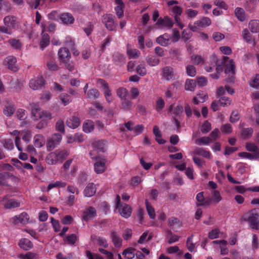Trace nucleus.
I'll return each mask as SVG.
<instances>
[{"mask_svg":"<svg viewBox=\"0 0 259 259\" xmlns=\"http://www.w3.org/2000/svg\"><path fill=\"white\" fill-rule=\"evenodd\" d=\"M175 78L174 69L170 66H165L161 69V79L169 81Z\"/></svg>","mask_w":259,"mask_h":259,"instance_id":"1a4fd4ad","label":"nucleus"},{"mask_svg":"<svg viewBox=\"0 0 259 259\" xmlns=\"http://www.w3.org/2000/svg\"><path fill=\"white\" fill-rule=\"evenodd\" d=\"M33 142L36 147L40 148L45 145V138L41 134L36 135L33 138Z\"/></svg>","mask_w":259,"mask_h":259,"instance_id":"c85d7f7f","label":"nucleus"},{"mask_svg":"<svg viewBox=\"0 0 259 259\" xmlns=\"http://www.w3.org/2000/svg\"><path fill=\"white\" fill-rule=\"evenodd\" d=\"M46 161L49 164H55L58 162L55 151L49 153L46 157Z\"/></svg>","mask_w":259,"mask_h":259,"instance_id":"4c0bfd02","label":"nucleus"},{"mask_svg":"<svg viewBox=\"0 0 259 259\" xmlns=\"http://www.w3.org/2000/svg\"><path fill=\"white\" fill-rule=\"evenodd\" d=\"M4 26L0 27V31L5 33L10 34L12 33V29L14 28L16 24V18L15 16L9 15L4 19Z\"/></svg>","mask_w":259,"mask_h":259,"instance_id":"f03ea898","label":"nucleus"},{"mask_svg":"<svg viewBox=\"0 0 259 259\" xmlns=\"http://www.w3.org/2000/svg\"><path fill=\"white\" fill-rule=\"evenodd\" d=\"M16 62L17 60L15 57L10 56L6 58L4 63L9 69L13 71H16L18 70V67L16 65Z\"/></svg>","mask_w":259,"mask_h":259,"instance_id":"f8f14e48","label":"nucleus"},{"mask_svg":"<svg viewBox=\"0 0 259 259\" xmlns=\"http://www.w3.org/2000/svg\"><path fill=\"white\" fill-rule=\"evenodd\" d=\"M94 242L98 245L104 248H107L108 246L106 239L102 237H98L95 239Z\"/></svg>","mask_w":259,"mask_h":259,"instance_id":"3c124183","label":"nucleus"},{"mask_svg":"<svg viewBox=\"0 0 259 259\" xmlns=\"http://www.w3.org/2000/svg\"><path fill=\"white\" fill-rule=\"evenodd\" d=\"M238 156L241 158H246L250 160L257 159L259 158L258 157H256L254 154H252L245 152L238 153Z\"/></svg>","mask_w":259,"mask_h":259,"instance_id":"13d9d810","label":"nucleus"},{"mask_svg":"<svg viewBox=\"0 0 259 259\" xmlns=\"http://www.w3.org/2000/svg\"><path fill=\"white\" fill-rule=\"evenodd\" d=\"M245 147L247 151L253 152L256 157L259 158V149L254 143L248 142Z\"/></svg>","mask_w":259,"mask_h":259,"instance_id":"7c9ffc66","label":"nucleus"},{"mask_svg":"<svg viewBox=\"0 0 259 259\" xmlns=\"http://www.w3.org/2000/svg\"><path fill=\"white\" fill-rule=\"evenodd\" d=\"M234 13L235 16L240 21H244L245 19V13L243 9L239 7H237L235 9Z\"/></svg>","mask_w":259,"mask_h":259,"instance_id":"e433bc0d","label":"nucleus"},{"mask_svg":"<svg viewBox=\"0 0 259 259\" xmlns=\"http://www.w3.org/2000/svg\"><path fill=\"white\" fill-rule=\"evenodd\" d=\"M50 43V37L48 34H44L42 35L41 39L40 41V47L41 50H43Z\"/></svg>","mask_w":259,"mask_h":259,"instance_id":"c03bdc74","label":"nucleus"},{"mask_svg":"<svg viewBox=\"0 0 259 259\" xmlns=\"http://www.w3.org/2000/svg\"><path fill=\"white\" fill-rule=\"evenodd\" d=\"M207 99V96L204 93L201 92L198 94L193 98V101L195 104L205 102Z\"/></svg>","mask_w":259,"mask_h":259,"instance_id":"c9c22d12","label":"nucleus"},{"mask_svg":"<svg viewBox=\"0 0 259 259\" xmlns=\"http://www.w3.org/2000/svg\"><path fill=\"white\" fill-rule=\"evenodd\" d=\"M19 258L21 259H37V255L34 253L28 252L25 254H20Z\"/></svg>","mask_w":259,"mask_h":259,"instance_id":"052dcab7","label":"nucleus"},{"mask_svg":"<svg viewBox=\"0 0 259 259\" xmlns=\"http://www.w3.org/2000/svg\"><path fill=\"white\" fill-rule=\"evenodd\" d=\"M113 60L116 65L122 66L125 62V58L123 55L116 53L113 55Z\"/></svg>","mask_w":259,"mask_h":259,"instance_id":"bb28decb","label":"nucleus"},{"mask_svg":"<svg viewBox=\"0 0 259 259\" xmlns=\"http://www.w3.org/2000/svg\"><path fill=\"white\" fill-rule=\"evenodd\" d=\"M225 63V73L229 77H232L235 73V63L232 59H229L228 57H224Z\"/></svg>","mask_w":259,"mask_h":259,"instance_id":"423d86ee","label":"nucleus"},{"mask_svg":"<svg viewBox=\"0 0 259 259\" xmlns=\"http://www.w3.org/2000/svg\"><path fill=\"white\" fill-rule=\"evenodd\" d=\"M211 198L208 200L209 204L211 203L218 204L222 200V197L219 191L213 190L211 192Z\"/></svg>","mask_w":259,"mask_h":259,"instance_id":"c756f323","label":"nucleus"},{"mask_svg":"<svg viewBox=\"0 0 259 259\" xmlns=\"http://www.w3.org/2000/svg\"><path fill=\"white\" fill-rule=\"evenodd\" d=\"M248 28L250 31L253 33H257L259 32V20H252L249 21Z\"/></svg>","mask_w":259,"mask_h":259,"instance_id":"2f4dec72","label":"nucleus"},{"mask_svg":"<svg viewBox=\"0 0 259 259\" xmlns=\"http://www.w3.org/2000/svg\"><path fill=\"white\" fill-rule=\"evenodd\" d=\"M156 24L159 25L161 27L170 28L173 25V22L168 17H164V18H160L158 19Z\"/></svg>","mask_w":259,"mask_h":259,"instance_id":"f3484780","label":"nucleus"},{"mask_svg":"<svg viewBox=\"0 0 259 259\" xmlns=\"http://www.w3.org/2000/svg\"><path fill=\"white\" fill-rule=\"evenodd\" d=\"M98 83L101 84L104 88V94L107 101L109 103L111 102L113 100V98L107 83L104 80L100 79L98 80Z\"/></svg>","mask_w":259,"mask_h":259,"instance_id":"4468645a","label":"nucleus"},{"mask_svg":"<svg viewBox=\"0 0 259 259\" xmlns=\"http://www.w3.org/2000/svg\"><path fill=\"white\" fill-rule=\"evenodd\" d=\"M156 42L162 46L166 47L171 42L170 36L167 33H165L158 37L156 39Z\"/></svg>","mask_w":259,"mask_h":259,"instance_id":"a211bd4d","label":"nucleus"},{"mask_svg":"<svg viewBox=\"0 0 259 259\" xmlns=\"http://www.w3.org/2000/svg\"><path fill=\"white\" fill-rule=\"evenodd\" d=\"M196 199L197 202V206H204L209 204L208 200L205 201L203 192H199L196 195Z\"/></svg>","mask_w":259,"mask_h":259,"instance_id":"72a5a7b5","label":"nucleus"},{"mask_svg":"<svg viewBox=\"0 0 259 259\" xmlns=\"http://www.w3.org/2000/svg\"><path fill=\"white\" fill-rule=\"evenodd\" d=\"M187 74L190 76L194 77L196 74L195 67L191 65H188L186 66Z\"/></svg>","mask_w":259,"mask_h":259,"instance_id":"e2e57ef3","label":"nucleus"},{"mask_svg":"<svg viewBox=\"0 0 259 259\" xmlns=\"http://www.w3.org/2000/svg\"><path fill=\"white\" fill-rule=\"evenodd\" d=\"M114 2L116 5V6L115 7L116 15L119 18H120L123 16L124 5L122 0H115Z\"/></svg>","mask_w":259,"mask_h":259,"instance_id":"5701e85b","label":"nucleus"},{"mask_svg":"<svg viewBox=\"0 0 259 259\" xmlns=\"http://www.w3.org/2000/svg\"><path fill=\"white\" fill-rule=\"evenodd\" d=\"M59 98L64 106L67 105L71 101V97L67 94H62Z\"/></svg>","mask_w":259,"mask_h":259,"instance_id":"603ef678","label":"nucleus"},{"mask_svg":"<svg viewBox=\"0 0 259 259\" xmlns=\"http://www.w3.org/2000/svg\"><path fill=\"white\" fill-rule=\"evenodd\" d=\"M80 119L76 116H71L66 120L67 125L72 129H75L80 125Z\"/></svg>","mask_w":259,"mask_h":259,"instance_id":"6ab92c4d","label":"nucleus"},{"mask_svg":"<svg viewBox=\"0 0 259 259\" xmlns=\"http://www.w3.org/2000/svg\"><path fill=\"white\" fill-rule=\"evenodd\" d=\"M96 192V187L93 183L89 184L84 190V195L85 197H91Z\"/></svg>","mask_w":259,"mask_h":259,"instance_id":"b1692460","label":"nucleus"},{"mask_svg":"<svg viewBox=\"0 0 259 259\" xmlns=\"http://www.w3.org/2000/svg\"><path fill=\"white\" fill-rule=\"evenodd\" d=\"M127 53L130 58H138L140 54V52L138 50L132 48L129 46L127 47Z\"/></svg>","mask_w":259,"mask_h":259,"instance_id":"a18cd8bd","label":"nucleus"},{"mask_svg":"<svg viewBox=\"0 0 259 259\" xmlns=\"http://www.w3.org/2000/svg\"><path fill=\"white\" fill-rule=\"evenodd\" d=\"M146 206L147 212L151 219H154L155 218V209L153 207V206L148 202L147 200H146Z\"/></svg>","mask_w":259,"mask_h":259,"instance_id":"8fccbe9b","label":"nucleus"},{"mask_svg":"<svg viewBox=\"0 0 259 259\" xmlns=\"http://www.w3.org/2000/svg\"><path fill=\"white\" fill-rule=\"evenodd\" d=\"M116 208L121 215L124 218H128L132 213V208L126 204H122L120 202V198L119 195L116 196Z\"/></svg>","mask_w":259,"mask_h":259,"instance_id":"20e7f679","label":"nucleus"},{"mask_svg":"<svg viewBox=\"0 0 259 259\" xmlns=\"http://www.w3.org/2000/svg\"><path fill=\"white\" fill-rule=\"evenodd\" d=\"M107 143L106 141H98L94 142V146L100 151L105 152L106 150Z\"/></svg>","mask_w":259,"mask_h":259,"instance_id":"ea45409f","label":"nucleus"},{"mask_svg":"<svg viewBox=\"0 0 259 259\" xmlns=\"http://www.w3.org/2000/svg\"><path fill=\"white\" fill-rule=\"evenodd\" d=\"M211 20L208 17H204L201 19L198 20L196 24L199 27H205L211 24Z\"/></svg>","mask_w":259,"mask_h":259,"instance_id":"37998d69","label":"nucleus"},{"mask_svg":"<svg viewBox=\"0 0 259 259\" xmlns=\"http://www.w3.org/2000/svg\"><path fill=\"white\" fill-rule=\"evenodd\" d=\"M60 20L65 25H70L74 23V19L73 16L69 13H64L61 15Z\"/></svg>","mask_w":259,"mask_h":259,"instance_id":"4be33fe9","label":"nucleus"},{"mask_svg":"<svg viewBox=\"0 0 259 259\" xmlns=\"http://www.w3.org/2000/svg\"><path fill=\"white\" fill-rule=\"evenodd\" d=\"M2 202L4 207L7 209H11L18 207L20 206V203L15 199H9L7 197H4L2 200Z\"/></svg>","mask_w":259,"mask_h":259,"instance_id":"ddd939ff","label":"nucleus"},{"mask_svg":"<svg viewBox=\"0 0 259 259\" xmlns=\"http://www.w3.org/2000/svg\"><path fill=\"white\" fill-rule=\"evenodd\" d=\"M214 245L219 244L220 248L221 254L222 255H226L229 252V249L227 246V241L225 240H215L212 242Z\"/></svg>","mask_w":259,"mask_h":259,"instance_id":"2eb2a0df","label":"nucleus"},{"mask_svg":"<svg viewBox=\"0 0 259 259\" xmlns=\"http://www.w3.org/2000/svg\"><path fill=\"white\" fill-rule=\"evenodd\" d=\"M256 209H253L246 213L244 217V220H247L250 227L253 229H258L259 220L257 216Z\"/></svg>","mask_w":259,"mask_h":259,"instance_id":"7ed1b4c3","label":"nucleus"},{"mask_svg":"<svg viewBox=\"0 0 259 259\" xmlns=\"http://www.w3.org/2000/svg\"><path fill=\"white\" fill-rule=\"evenodd\" d=\"M249 85L251 87L257 88L259 87V74H256L252 77L250 81Z\"/></svg>","mask_w":259,"mask_h":259,"instance_id":"5fc2aeb1","label":"nucleus"},{"mask_svg":"<svg viewBox=\"0 0 259 259\" xmlns=\"http://www.w3.org/2000/svg\"><path fill=\"white\" fill-rule=\"evenodd\" d=\"M164 106L165 103L163 99L161 97L158 98L156 101L155 109L156 111L159 112L160 111L162 110V109L164 107Z\"/></svg>","mask_w":259,"mask_h":259,"instance_id":"6e6d98bb","label":"nucleus"},{"mask_svg":"<svg viewBox=\"0 0 259 259\" xmlns=\"http://www.w3.org/2000/svg\"><path fill=\"white\" fill-rule=\"evenodd\" d=\"M94 128L93 122L90 120H86L82 124V129L84 132L89 133L92 132Z\"/></svg>","mask_w":259,"mask_h":259,"instance_id":"473e14b6","label":"nucleus"},{"mask_svg":"<svg viewBox=\"0 0 259 259\" xmlns=\"http://www.w3.org/2000/svg\"><path fill=\"white\" fill-rule=\"evenodd\" d=\"M22 136V139L26 143H29L31 139V133L29 130L22 131L21 135Z\"/></svg>","mask_w":259,"mask_h":259,"instance_id":"864d4df0","label":"nucleus"},{"mask_svg":"<svg viewBox=\"0 0 259 259\" xmlns=\"http://www.w3.org/2000/svg\"><path fill=\"white\" fill-rule=\"evenodd\" d=\"M147 63L150 66L158 65L159 63V59L154 56H148L146 59Z\"/></svg>","mask_w":259,"mask_h":259,"instance_id":"de8ad7c7","label":"nucleus"},{"mask_svg":"<svg viewBox=\"0 0 259 259\" xmlns=\"http://www.w3.org/2000/svg\"><path fill=\"white\" fill-rule=\"evenodd\" d=\"M220 104L224 107L228 106L231 103V100L226 97H222L219 100Z\"/></svg>","mask_w":259,"mask_h":259,"instance_id":"774afa93","label":"nucleus"},{"mask_svg":"<svg viewBox=\"0 0 259 259\" xmlns=\"http://www.w3.org/2000/svg\"><path fill=\"white\" fill-rule=\"evenodd\" d=\"M136 72L141 76H144L147 73L146 67L143 64H139L136 67Z\"/></svg>","mask_w":259,"mask_h":259,"instance_id":"69168bd1","label":"nucleus"},{"mask_svg":"<svg viewBox=\"0 0 259 259\" xmlns=\"http://www.w3.org/2000/svg\"><path fill=\"white\" fill-rule=\"evenodd\" d=\"M29 220V217L25 212H23L20 214L16 215L11 219V223L14 225H17L19 223L25 225L28 223Z\"/></svg>","mask_w":259,"mask_h":259,"instance_id":"6e6552de","label":"nucleus"},{"mask_svg":"<svg viewBox=\"0 0 259 259\" xmlns=\"http://www.w3.org/2000/svg\"><path fill=\"white\" fill-rule=\"evenodd\" d=\"M58 55L60 63H62L68 60H70L71 58L70 53L68 49L66 48H61L58 51Z\"/></svg>","mask_w":259,"mask_h":259,"instance_id":"9b49d317","label":"nucleus"},{"mask_svg":"<svg viewBox=\"0 0 259 259\" xmlns=\"http://www.w3.org/2000/svg\"><path fill=\"white\" fill-rule=\"evenodd\" d=\"M94 151L90 153V156L92 159H95L96 161L94 164V169L95 172L97 174L103 173L106 169L107 160L102 157L94 156Z\"/></svg>","mask_w":259,"mask_h":259,"instance_id":"f257e3e1","label":"nucleus"},{"mask_svg":"<svg viewBox=\"0 0 259 259\" xmlns=\"http://www.w3.org/2000/svg\"><path fill=\"white\" fill-rule=\"evenodd\" d=\"M58 162H62L68 155V152L66 150H58L55 151Z\"/></svg>","mask_w":259,"mask_h":259,"instance_id":"58836bf2","label":"nucleus"},{"mask_svg":"<svg viewBox=\"0 0 259 259\" xmlns=\"http://www.w3.org/2000/svg\"><path fill=\"white\" fill-rule=\"evenodd\" d=\"M15 111V108L12 105H7L4 109V113L8 116H11Z\"/></svg>","mask_w":259,"mask_h":259,"instance_id":"680f3d73","label":"nucleus"},{"mask_svg":"<svg viewBox=\"0 0 259 259\" xmlns=\"http://www.w3.org/2000/svg\"><path fill=\"white\" fill-rule=\"evenodd\" d=\"M122 254L125 259H132L135 256L134 250L132 248H128L124 250Z\"/></svg>","mask_w":259,"mask_h":259,"instance_id":"09e8293b","label":"nucleus"},{"mask_svg":"<svg viewBox=\"0 0 259 259\" xmlns=\"http://www.w3.org/2000/svg\"><path fill=\"white\" fill-rule=\"evenodd\" d=\"M196 87V82L195 80L192 79H187L185 84V89L186 91L191 92L194 91Z\"/></svg>","mask_w":259,"mask_h":259,"instance_id":"f704fd0d","label":"nucleus"},{"mask_svg":"<svg viewBox=\"0 0 259 259\" xmlns=\"http://www.w3.org/2000/svg\"><path fill=\"white\" fill-rule=\"evenodd\" d=\"M110 237L115 247L119 248L122 246V239L116 232L114 231L111 232Z\"/></svg>","mask_w":259,"mask_h":259,"instance_id":"412c9836","label":"nucleus"},{"mask_svg":"<svg viewBox=\"0 0 259 259\" xmlns=\"http://www.w3.org/2000/svg\"><path fill=\"white\" fill-rule=\"evenodd\" d=\"M128 92L125 88H121L117 90V95L121 99H125L127 95Z\"/></svg>","mask_w":259,"mask_h":259,"instance_id":"0e129e2a","label":"nucleus"},{"mask_svg":"<svg viewBox=\"0 0 259 259\" xmlns=\"http://www.w3.org/2000/svg\"><path fill=\"white\" fill-rule=\"evenodd\" d=\"M193 153L203 156L207 159H210L211 156L210 152L202 148H196L195 149Z\"/></svg>","mask_w":259,"mask_h":259,"instance_id":"cd10ccee","label":"nucleus"},{"mask_svg":"<svg viewBox=\"0 0 259 259\" xmlns=\"http://www.w3.org/2000/svg\"><path fill=\"white\" fill-rule=\"evenodd\" d=\"M18 244L21 248L25 250H29L33 246V244L31 241L26 238L20 239Z\"/></svg>","mask_w":259,"mask_h":259,"instance_id":"a878e982","label":"nucleus"},{"mask_svg":"<svg viewBox=\"0 0 259 259\" xmlns=\"http://www.w3.org/2000/svg\"><path fill=\"white\" fill-rule=\"evenodd\" d=\"M45 81L41 76L32 78L29 81V87L33 90L41 89L45 85Z\"/></svg>","mask_w":259,"mask_h":259,"instance_id":"0eeeda50","label":"nucleus"},{"mask_svg":"<svg viewBox=\"0 0 259 259\" xmlns=\"http://www.w3.org/2000/svg\"><path fill=\"white\" fill-rule=\"evenodd\" d=\"M151 238V235H148V232H145L140 237L138 242L140 244H143Z\"/></svg>","mask_w":259,"mask_h":259,"instance_id":"4d7b16f0","label":"nucleus"},{"mask_svg":"<svg viewBox=\"0 0 259 259\" xmlns=\"http://www.w3.org/2000/svg\"><path fill=\"white\" fill-rule=\"evenodd\" d=\"M211 142V140L210 138L208 137H203L197 139L195 143L198 145H208Z\"/></svg>","mask_w":259,"mask_h":259,"instance_id":"79ce46f5","label":"nucleus"},{"mask_svg":"<svg viewBox=\"0 0 259 259\" xmlns=\"http://www.w3.org/2000/svg\"><path fill=\"white\" fill-rule=\"evenodd\" d=\"M102 22L109 30H113L115 27L113 16L110 14H105L102 17Z\"/></svg>","mask_w":259,"mask_h":259,"instance_id":"9d476101","label":"nucleus"},{"mask_svg":"<svg viewBox=\"0 0 259 259\" xmlns=\"http://www.w3.org/2000/svg\"><path fill=\"white\" fill-rule=\"evenodd\" d=\"M30 105L31 108V114L34 117V119L38 120L41 118L40 114L42 110L39 108L38 105L34 103L30 104Z\"/></svg>","mask_w":259,"mask_h":259,"instance_id":"aec40b11","label":"nucleus"},{"mask_svg":"<svg viewBox=\"0 0 259 259\" xmlns=\"http://www.w3.org/2000/svg\"><path fill=\"white\" fill-rule=\"evenodd\" d=\"M96 215V210L93 207H90L85 209L82 214V219L85 221L93 219Z\"/></svg>","mask_w":259,"mask_h":259,"instance_id":"dca6fc26","label":"nucleus"},{"mask_svg":"<svg viewBox=\"0 0 259 259\" xmlns=\"http://www.w3.org/2000/svg\"><path fill=\"white\" fill-rule=\"evenodd\" d=\"M66 186V183L62 181H56L50 183L48 186V190H50L54 188H64Z\"/></svg>","mask_w":259,"mask_h":259,"instance_id":"a19ab883","label":"nucleus"},{"mask_svg":"<svg viewBox=\"0 0 259 259\" xmlns=\"http://www.w3.org/2000/svg\"><path fill=\"white\" fill-rule=\"evenodd\" d=\"M62 136L59 134H54L47 140V149L49 151H52L61 142Z\"/></svg>","mask_w":259,"mask_h":259,"instance_id":"39448f33","label":"nucleus"},{"mask_svg":"<svg viewBox=\"0 0 259 259\" xmlns=\"http://www.w3.org/2000/svg\"><path fill=\"white\" fill-rule=\"evenodd\" d=\"M222 234L218 228H214L209 232L208 237L210 239H217L219 238L220 235Z\"/></svg>","mask_w":259,"mask_h":259,"instance_id":"49530a36","label":"nucleus"},{"mask_svg":"<svg viewBox=\"0 0 259 259\" xmlns=\"http://www.w3.org/2000/svg\"><path fill=\"white\" fill-rule=\"evenodd\" d=\"M22 131L15 130L13 132L11 133V134L16 136L15 142L16 147L19 151H22V146L21 145V138L20 136L21 135Z\"/></svg>","mask_w":259,"mask_h":259,"instance_id":"393cba45","label":"nucleus"},{"mask_svg":"<svg viewBox=\"0 0 259 259\" xmlns=\"http://www.w3.org/2000/svg\"><path fill=\"white\" fill-rule=\"evenodd\" d=\"M87 95L88 97L90 98L96 99L99 96L100 93L97 90L92 89L87 92Z\"/></svg>","mask_w":259,"mask_h":259,"instance_id":"338daca9","label":"nucleus"},{"mask_svg":"<svg viewBox=\"0 0 259 259\" xmlns=\"http://www.w3.org/2000/svg\"><path fill=\"white\" fill-rule=\"evenodd\" d=\"M179 85H180V83L178 81L175 82L174 83H172L170 86H169L168 87L167 90L166 91V92L165 93V97L166 98H171L173 95L172 93L171 92V89L172 87H174L177 88L179 86Z\"/></svg>","mask_w":259,"mask_h":259,"instance_id":"bf43d9fd","label":"nucleus"}]
</instances>
